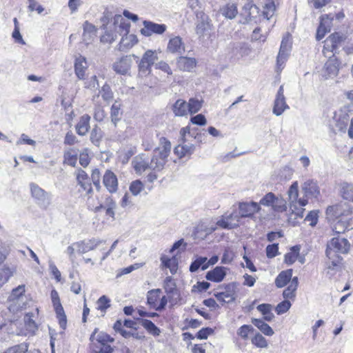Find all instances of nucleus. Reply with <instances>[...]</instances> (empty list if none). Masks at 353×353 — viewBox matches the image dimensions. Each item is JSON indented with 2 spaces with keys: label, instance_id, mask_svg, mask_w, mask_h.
I'll list each match as a JSON object with an SVG mask.
<instances>
[{
  "label": "nucleus",
  "instance_id": "obj_1",
  "mask_svg": "<svg viewBox=\"0 0 353 353\" xmlns=\"http://www.w3.org/2000/svg\"><path fill=\"white\" fill-rule=\"evenodd\" d=\"M333 114L332 119L328 121L330 128L334 132L345 133L349 126L348 136L353 139V105H344L339 112H334Z\"/></svg>",
  "mask_w": 353,
  "mask_h": 353
},
{
  "label": "nucleus",
  "instance_id": "obj_2",
  "mask_svg": "<svg viewBox=\"0 0 353 353\" xmlns=\"http://www.w3.org/2000/svg\"><path fill=\"white\" fill-rule=\"evenodd\" d=\"M161 146L154 150L152 158L151 159L150 169L161 170L168 161V157L171 151V143L165 137L160 139Z\"/></svg>",
  "mask_w": 353,
  "mask_h": 353
},
{
  "label": "nucleus",
  "instance_id": "obj_3",
  "mask_svg": "<svg viewBox=\"0 0 353 353\" xmlns=\"http://www.w3.org/2000/svg\"><path fill=\"white\" fill-rule=\"evenodd\" d=\"M114 32L106 31L101 41L105 43H112L117 38V34L124 37L129 32L130 23L121 15L117 14L113 18Z\"/></svg>",
  "mask_w": 353,
  "mask_h": 353
},
{
  "label": "nucleus",
  "instance_id": "obj_4",
  "mask_svg": "<svg viewBox=\"0 0 353 353\" xmlns=\"http://www.w3.org/2000/svg\"><path fill=\"white\" fill-rule=\"evenodd\" d=\"M288 194L289 197L290 208L292 212L299 217H303L305 206L308 201L305 198L299 199V184L297 181L294 182L290 187Z\"/></svg>",
  "mask_w": 353,
  "mask_h": 353
},
{
  "label": "nucleus",
  "instance_id": "obj_5",
  "mask_svg": "<svg viewBox=\"0 0 353 353\" xmlns=\"http://www.w3.org/2000/svg\"><path fill=\"white\" fill-rule=\"evenodd\" d=\"M352 213L351 205L341 201L340 204L328 206L326 210L327 219L330 222L346 216Z\"/></svg>",
  "mask_w": 353,
  "mask_h": 353
},
{
  "label": "nucleus",
  "instance_id": "obj_6",
  "mask_svg": "<svg viewBox=\"0 0 353 353\" xmlns=\"http://www.w3.org/2000/svg\"><path fill=\"white\" fill-rule=\"evenodd\" d=\"M30 191L32 196L39 207L46 209L50 205L51 197L50 194L41 188L38 185L31 183Z\"/></svg>",
  "mask_w": 353,
  "mask_h": 353
},
{
  "label": "nucleus",
  "instance_id": "obj_7",
  "mask_svg": "<svg viewBox=\"0 0 353 353\" xmlns=\"http://www.w3.org/2000/svg\"><path fill=\"white\" fill-rule=\"evenodd\" d=\"M158 60L157 51L148 50L143 54L139 64V72L143 74H149L151 72V68L156 61Z\"/></svg>",
  "mask_w": 353,
  "mask_h": 353
},
{
  "label": "nucleus",
  "instance_id": "obj_8",
  "mask_svg": "<svg viewBox=\"0 0 353 353\" xmlns=\"http://www.w3.org/2000/svg\"><path fill=\"white\" fill-rule=\"evenodd\" d=\"M51 299L59 319V325L63 330H65L67 325L66 316L61 304L58 292L54 290L51 292Z\"/></svg>",
  "mask_w": 353,
  "mask_h": 353
},
{
  "label": "nucleus",
  "instance_id": "obj_9",
  "mask_svg": "<svg viewBox=\"0 0 353 353\" xmlns=\"http://www.w3.org/2000/svg\"><path fill=\"white\" fill-rule=\"evenodd\" d=\"M334 17V16L333 14H323L320 17V24L318 27L316 35V40L320 41L325 37L326 33L331 30L333 26L332 21Z\"/></svg>",
  "mask_w": 353,
  "mask_h": 353
},
{
  "label": "nucleus",
  "instance_id": "obj_10",
  "mask_svg": "<svg viewBox=\"0 0 353 353\" xmlns=\"http://www.w3.org/2000/svg\"><path fill=\"white\" fill-rule=\"evenodd\" d=\"M346 36L342 33L335 32L330 35L324 42L323 51L333 52L339 46L346 40Z\"/></svg>",
  "mask_w": 353,
  "mask_h": 353
},
{
  "label": "nucleus",
  "instance_id": "obj_11",
  "mask_svg": "<svg viewBox=\"0 0 353 353\" xmlns=\"http://www.w3.org/2000/svg\"><path fill=\"white\" fill-rule=\"evenodd\" d=\"M134 55H126L120 58L118 61L114 62L112 65V68L115 72L120 74H126L130 70L132 59V57Z\"/></svg>",
  "mask_w": 353,
  "mask_h": 353
},
{
  "label": "nucleus",
  "instance_id": "obj_12",
  "mask_svg": "<svg viewBox=\"0 0 353 353\" xmlns=\"http://www.w3.org/2000/svg\"><path fill=\"white\" fill-rule=\"evenodd\" d=\"M283 92V85H281L276 95L272 110L273 113L276 116L281 115L286 109L289 108L285 102Z\"/></svg>",
  "mask_w": 353,
  "mask_h": 353
},
{
  "label": "nucleus",
  "instance_id": "obj_13",
  "mask_svg": "<svg viewBox=\"0 0 353 353\" xmlns=\"http://www.w3.org/2000/svg\"><path fill=\"white\" fill-rule=\"evenodd\" d=\"M101 243H105V241L93 238L87 241H82L76 242L75 245L77 251L79 254H85L96 249Z\"/></svg>",
  "mask_w": 353,
  "mask_h": 353
},
{
  "label": "nucleus",
  "instance_id": "obj_14",
  "mask_svg": "<svg viewBox=\"0 0 353 353\" xmlns=\"http://www.w3.org/2000/svg\"><path fill=\"white\" fill-rule=\"evenodd\" d=\"M144 28L141 30L142 34L150 37L152 34H162L166 30V26L164 24L155 23L152 21H144Z\"/></svg>",
  "mask_w": 353,
  "mask_h": 353
},
{
  "label": "nucleus",
  "instance_id": "obj_15",
  "mask_svg": "<svg viewBox=\"0 0 353 353\" xmlns=\"http://www.w3.org/2000/svg\"><path fill=\"white\" fill-rule=\"evenodd\" d=\"M163 288L168 298H170V302L172 304H175L179 297V293L176 283L171 276H168L165 279Z\"/></svg>",
  "mask_w": 353,
  "mask_h": 353
},
{
  "label": "nucleus",
  "instance_id": "obj_16",
  "mask_svg": "<svg viewBox=\"0 0 353 353\" xmlns=\"http://www.w3.org/2000/svg\"><path fill=\"white\" fill-rule=\"evenodd\" d=\"M241 218L252 217L255 212H259L261 206L256 202H243L239 205Z\"/></svg>",
  "mask_w": 353,
  "mask_h": 353
},
{
  "label": "nucleus",
  "instance_id": "obj_17",
  "mask_svg": "<svg viewBox=\"0 0 353 353\" xmlns=\"http://www.w3.org/2000/svg\"><path fill=\"white\" fill-rule=\"evenodd\" d=\"M327 248H331L336 254L338 252L344 254L349 251L350 244L346 239L333 238Z\"/></svg>",
  "mask_w": 353,
  "mask_h": 353
},
{
  "label": "nucleus",
  "instance_id": "obj_18",
  "mask_svg": "<svg viewBox=\"0 0 353 353\" xmlns=\"http://www.w3.org/2000/svg\"><path fill=\"white\" fill-rule=\"evenodd\" d=\"M103 183L110 193H114L118 190V179L116 174L107 170L103 176Z\"/></svg>",
  "mask_w": 353,
  "mask_h": 353
},
{
  "label": "nucleus",
  "instance_id": "obj_19",
  "mask_svg": "<svg viewBox=\"0 0 353 353\" xmlns=\"http://www.w3.org/2000/svg\"><path fill=\"white\" fill-rule=\"evenodd\" d=\"M291 50V43L288 37H284L282 39L279 54L277 56V65L278 67L282 66L286 61L289 53Z\"/></svg>",
  "mask_w": 353,
  "mask_h": 353
},
{
  "label": "nucleus",
  "instance_id": "obj_20",
  "mask_svg": "<svg viewBox=\"0 0 353 353\" xmlns=\"http://www.w3.org/2000/svg\"><path fill=\"white\" fill-rule=\"evenodd\" d=\"M301 189L306 196L317 198L320 195V188L317 181L314 179H307L301 185Z\"/></svg>",
  "mask_w": 353,
  "mask_h": 353
},
{
  "label": "nucleus",
  "instance_id": "obj_21",
  "mask_svg": "<svg viewBox=\"0 0 353 353\" xmlns=\"http://www.w3.org/2000/svg\"><path fill=\"white\" fill-rule=\"evenodd\" d=\"M88 68L85 57L79 55L74 61V72L79 79H84Z\"/></svg>",
  "mask_w": 353,
  "mask_h": 353
},
{
  "label": "nucleus",
  "instance_id": "obj_22",
  "mask_svg": "<svg viewBox=\"0 0 353 353\" xmlns=\"http://www.w3.org/2000/svg\"><path fill=\"white\" fill-rule=\"evenodd\" d=\"M252 50L250 46L244 43H237L233 44L232 57L239 60L241 58L248 57L251 53Z\"/></svg>",
  "mask_w": 353,
  "mask_h": 353
},
{
  "label": "nucleus",
  "instance_id": "obj_23",
  "mask_svg": "<svg viewBox=\"0 0 353 353\" xmlns=\"http://www.w3.org/2000/svg\"><path fill=\"white\" fill-rule=\"evenodd\" d=\"M117 208V203L115 201L111 196H108L103 204L96 207V211H100L104 210L105 211V215L114 219L115 209Z\"/></svg>",
  "mask_w": 353,
  "mask_h": 353
},
{
  "label": "nucleus",
  "instance_id": "obj_24",
  "mask_svg": "<svg viewBox=\"0 0 353 353\" xmlns=\"http://www.w3.org/2000/svg\"><path fill=\"white\" fill-rule=\"evenodd\" d=\"M132 165L135 171L142 173L148 169H150V163L144 154L135 157L132 161Z\"/></svg>",
  "mask_w": 353,
  "mask_h": 353
},
{
  "label": "nucleus",
  "instance_id": "obj_25",
  "mask_svg": "<svg viewBox=\"0 0 353 353\" xmlns=\"http://www.w3.org/2000/svg\"><path fill=\"white\" fill-rule=\"evenodd\" d=\"M324 76L326 78L334 77L339 71V62L337 59L332 56L325 63L323 67Z\"/></svg>",
  "mask_w": 353,
  "mask_h": 353
},
{
  "label": "nucleus",
  "instance_id": "obj_26",
  "mask_svg": "<svg viewBox=\"0 0 353 353\" xmlns=\"http://www.w3.org/2000/svg\"><path fill=\"white\" fill-rule=\"evenodd\" d=\"M259 13V8L252 2H248L244 5L241 14L245 17L246 22H250L255 19Z\"/></svg>",
  "mask_w": 353,
  "mask_h": 353
},
{
  "label": "nucleus",
  "instance_id": "obj_27",
  "mask_svg": "<svg viewBox=\"0 0 353 353\" xmlns=\"http://www.w3.org/2000/svg\"><path fill=\"white\" fill-rule=\"evenodd\" d=\"M167 50L172 54H181L185 50V47L180 37L171 38L167 46Z\"/></svg>",
  "mask_w": 353,
  "mask_h": 353
},
{
  "label": "nucleus",
  "instance_id": "obj_28",
  "mask_svg": "<svg viewBox=\"0 0 353 353\" xmlns=\"http://www.w3.org/2000/svg\"><path fill=\"white\" fill-rule=\"evenodd\" d=\"M226 268L217 266L213 270L209 271L205 276L207 280L214 282H221L226 275Z\"/></svg>",
  "mask_w": 353,
  "mask_h": 353
},
{
  "label": "nucleus",
  "instance_id": "obj_29",
  "mask_svg": "<svg viewBox=\"0 0 353 353\" xmlns=\"http://www.w3.org/2000/svg\"><path fill=\"white\" fill-rule=\"evenodd\" d=\"M97 28L88 21L83 23V41L85 44L91 43L96 37Z\"/></svg>",
  "mask_w": 353,
  "mask_h": 353
},
{
  "label": "nucleus",
  "instance_id": "obj_30",
  "mask_svg": "<svg viewBox=\"0 0 353 353\" xmlns=\"http://www.w3.org/2000/svg\"><path fill=\"white\" fill-rule=\"evenodd\" d=\"M177 67L183 71H191L196 67V61L194 58L180 57L176 61Z\"/></svg>",
  "mask_w": 353,
  "mask_h": 353
},
{
  "label": "nucleus",
  "instance_id": "obj_31",
  "mask_svg": "<svg viewBox=\"0 0 353 353\" xmlns=\"http://www.w3.org/2000/svg\"><path fill=\"white\" fill-rule=\"evenodd\" d=\"M162 268H168L172 274H174L178 269L177 259L175 256L169 257L165 254H162L160 258Z\"/></svg>",
  "mask_w": 353,
  "mask_h": 353
},
{
  "label": "nucleus",
  "instance_id": "obj_32",
  "mask_svg": "<svg viewBox=\"0 0 353 353\" xmlns=\"http://www.w3.org/2000/svg\"><path fill=\"white\" fill-rule=\"evenodd\" d=\"M326 256L327 258V260L325 262L327 269L333 270L339 266L341 259L338 254H336L331 250V248H327Z\"/></svg>",
  "mask_w": 353,
  "mask_h": 353
},
{
  "label": "nucleus",
  "instance_id": "obj_33",
  "mask_svg": "<svg viewBox=\"0 0 353 353\" xmlns=\"http://www.w3.org/2000/svg\"><path fill=\"white\" fill-rule=\"evenodd\" d=\"M172 110L176 117L186 116L189 113L188 103L181 99L175 101L172 105Z\"/></svg>",
  "mask_w": 353,
  "mask_h": 353
},
{
  "label": "nucleus",
  "instance_id": "obj_34",
  "mask_svg": "<svg viewBox=\"0 0 353 353\" xmlns=\"http://www.w3.org/2000/svg\"><path fill=\"white\" fill-rule=\"evenodd\" d=\"M219 12L226 19H233L238 14L236 5L233 3H228L219 9Z\"/></svg>",
  "mask_w": 353,
  "mask_h": 353
},
{
  "label": "nucleus",
  "instance_id": "obj_35",
  "mask_svg": "<svg viewBox=\"0 0 353 353\" xmlns=\"http://www.w3.org/2000/svg\"><path fill=\"white\" fill-rule=\"evenodd\" d=\"M90 117L88 114H83L81 117L79 121L76 125L77 133L80 136H84L88 132L90 126Z\"/></svg>",
  "mask_w": 353,
  "mask_h": 353
},
{
  "label": "nucleus",
  "instance_id": "obj_36",
  "mask_svg": "<svg viewBox=\"0 0 353 353\" xmlns=\"http://www.w3.org/2000/svg\"><path fill=\"white\" fill-rule=\"evenodd\" d=\"M122 115L123 111L121 108V104L115 101L110 109L111 123L115 128L117 127L118 122L121 121Z\"/></svg>",
  "mask_w": 353,
  "mask_h": 353
},
{
  "label": "nucleus",
  "instance_id": "obj_37",
  "mask_svg": "<svg viewBox=\"0 0 353 353\" xmlns=\"http://www.w3.org/2000/svg\"><path fill=\"white\" fill-rule=\"evenodd\" d=\"M350 226L345 217L340 218L334 221H331V228L335 234L343 233Z\"/></svg>",
  "mask_w": 353,
  "mask_h": 353
},
{
  "label": "nucleus",
  "instance_id": "obj_38",
  "mask_svg": "<svg viewBox=\"0 0 353 353\" xmlns=\"http://www.w3.org/2000/svg\"><path fill=\"white\" fill-rule=\"evenodd\" d=\"M292 276V270L282 271L275 279V285L278 288L284 287L289 281H291Z\"/></svg>",
  "mask_w": 353,
  "mask_h": 353
},
{
  "label": "nucleus",
  "instance_id": "obj_39",
  "mask_svg": "<svg viewBox=\"0 0 353 353\" xmlns=\"http://www.w3.org/2000/svg\"><path fill=\"white\" fill-rule=\"evenodd\" d=\"M252 323L255 325L263 334L266 336H272L274 334L272 328L263 320L259 319H252Z\"/></svg>",
  "mask_w": 353,
  "mask_h": 353
},
{
  "label": "nucleus",
  "instance_id": "obj_40",
  "mask_svg": "<svg viewBox=\"0 0 353 353\" xmlns=\"http://www.w3.org/2000/svg\"><path fill=\"white\" fill-rule=\"evenodd\" d=\"M341 194L344 200H345L348 205H351V202L353 201V188L351 184L347 183H343L341 184Z\"/></svg>",
  "mask_w": 353,
  "mask_h": 353
},
{
  "label": "nucleus",
  "instance_id": "obj_41",
  "mask_svg": "<svg viewBox=\"0 0 353 353\" xmlns=\"http://www.w3.org/2000/svg\"><path fill=\"white\" fill-rule=\"evenodd\" d=\"M161 292V289H154L147 293V304L150 307L157 311V301L159 299V294Z\"/></svg>",
  "mask_w": 353,
  "mask_h": 353
},
{
  "label": "nucleus",
  "instance_id": "obj_42",
  "mask_svg": "<svg viewBox=\"0 0 353 353\" xmlns=\"http://www.w3.org/2000/svg\"><path fill=\"white\" fill-rule=\"evenodd\" d=\"M195 147L193 144H179L174 148V153L182 158L186 155H191L194 151Z\"/></svg>",
  "mask_w": 353,
  "mask_h": 353
},
{
  "label": "nucleus",
  "instance_id": "obj_43",
  "mask_svg": "<svg viewBox=\"0 0 353 353\" xmlns=\"http://www.w3.org/2000/svg\"><path fill=\"white\" fill-rule=\"evenodd\" d=\"M97 332V329L96 328L90 336V339L91 341L94 342V341H96L101 345L114 342V339L104 332H100L96 336Z\"/></svg>",
  "mask_w": 353,
  "mask_h": 353
},
{
  "label": "nucleus",
  "instance_id": "obj_44",
  "mask_svg": "<svg viewBox=\"0 0 353 353\" xmlns=\"http://www.w3.org/2000/svg\"><path fill=\"white\" fill-rule=\"evenodd\" d=\"M299 284L296 276L292 279L289 286L283 291V295L285 299H292L295 296V292Z\"/></svg>",
  "mask_w": 353,
  "mask_h": 353
},
{
  "label": "nucleus",
  "instance_id": "obj_45",
  "mask_svg": "<svg viewBox=\"0 0 353 353\" xmlns=\"http://www.w3.org/2000/svg\"><path fill=\"white\" fill-rule=\"evenodd\" d=\"M300 250L301 247L299 245H295L291 248L290 252L285 254V262L288 265L294 263L299 256Z\"/></svg>",
  "mask_w": 353,
  "mask_h": 353
},
{
  "label": "nucleus",
  "instance_id": "obj_46",
  "mask_svg": "<svg viewBox=\"0 0 353 353\" xmlns=\"http://www.w3.org/2000/svg\"><path fill=\"white\" fill-rule=\"evenodd\" d=\"M207 257L199 256L195 261H194L190 266V271L194 272L199 270L200 267L203 270H206L209 267V263H207Z\"/></svg>",
  "mask_w": 353,
  "mask_h": 353
},
{
  "label": "nucleus",
  "instance_id": "obj_47",
  "mask_svg": "<svg viewBox=\"0 0 353 353\" xmlns=\"http://www.w3.org/2000/svg\"><path fill=\"white\" fill-rule=\"evenodd\" d=\"M272 305L270 304H260L257 306V310L263 315V319L266 321H272L274 318V315L272 313Z\"/></svg>",
  "mask_w": 353,
  "mask_h": 353
},
{
  "label": "nucleus",
  "instance_id": "obj_48",
  "mask_svg": "<svg viewBox=\"0 0 353 353\" xmlns=\"http://www.w3.org/2000/svg\"><path fill=\"white\" fill-rule=\"evenodd\" d=\"M276 6L273 0H267L263 11V16L267 20H269L274 14Z\"/></svg>",
  "mask_w": 353,
  "mask_h": 353
},
{
  "label": "nucleus",
  "instance_id": "obj_49",
  "mask_svg": "<svg viewBox=\"0 0 353 353\" xmlns=\"http://www.w3.org/2000/svg\"><path fill=\"white\" fill-rule=\"evenodd\" d=\"M77 152L74 149H70L64 153V163L71 166H75L77 161Z\"/></svg>",
  "mask_w": 353,
  "mask_h": 353
},
{
  "label": "nucleus",
  "instance_id": "obj_50",
  "mask_svg": "<svg viewBox=\"0 0 353 353\" xmlns=\"http://www.w3.org/2000/svg\"><path fill=\"white\" fill-rule=\"evenodd\" d=\"M140 323L147 331L154 336H159L160 330L150 320L141 319Z\"/></svg>",
  "mask_w": 353,
  "mask_h": 353
},
{
  "label": "nucleus",
  "instance_id": "obj_51",
  "mask_svg": "<svg viewBox=\"0 0 353 353\" xmlns=\"http://www.w3.org/2000/svg\"><path fill=\"white\" fill-rule=\"evenodd\" d=\"M137 41V39L134 34L127 35L125 37H122L121 41H120L119 48L123 50V48H131L136 44Z\"/></svg>",
  "mask_w": 353,
  "mask_h": 353
},
{
  "label": "nucleus",
  "instance_id": "obj_52",
  "mask_svg": "<svg viewBox=\"0 0 353 353\" xmlns=\"http://www.w3.org/2000/svg\"><path fill=\"white\" fill-rule=\"evenodd\" d=\"M188 111L190 114L198 112L202 107V101L195 98H190L188 103Z\"/></svg>",
  "mask_w": 353,
  "mask_h": 353
},
{
  "label": "nucleus",
  "instance_id": "obj_53",
  "mask_svg": "<svg viewBox=\"0 0 353 353\" xmlns=\"http://www.w3.org/2000/svg\"><path fill=\"white\" fill-rule=\"evenodd\" d=\"M272 210L277 212H283L287 210V203L281 197L275 196Z\"/></svg>",
  "mask_w": 353,
  "mask_h": 353
},
{
  "label": "nucleus",
  "instance_id": "obj_54",
  "mask_svg": "<svg viewBox=\"0 0 353 353\" xmlns=\"http://www.w3.org/2000/svg\"><path fill=\"white\" fill-rule=\"evenodd\" d=\"M99 93L101 95V97L105 101L106 103H109L110 101L113 99V92H112V90L110 87L105 84L102 86L101 89L99 91Z\"/></svg>",
  "mask_w": 353,
  "mask_h": 353
},
{
  "label": "nucleus",
  "instance_id": "obj_55",
  "mask_svg": "<svg viewBox=\"0 0 353 353\" xmlns=\"http://www.w3.org/2000/svg\"><path fill=\"white\" fill-rule=\"evenodd\" d=\"M252 343L260 348H267L268 347L267 340L260 333H256L252 339Z\"/></svg>",
  "mask_w": 353,
  "mask_h": 353
},
{
  "label": "nucleus",
  "instance_id": "obj_56",
  "mask_svg": "<svg viewBox=\"0 0 353 353\" xmlns=\"http://www.w3.org/2000/svg\"><path fill=\"white\" fill-rule=\"evenodd\" d=\"M102 138V132L100 128L95 126L90 133V141L95 145H99Z\"/></svg>",
  "mask_w": 353,
  "mask_h": 353
},
{
  "label": "nucleus",
  "instance_id": "obj_57",
  "mask_svg": "<svg viewBox=\"0 0 353 353\" xmlns=\"http://www.w3.org/2000/svg\"><path fill=\"white\" fill-rule=\"evenodd\" d=\"M216 225L221 228L231 230L238 227V224L229 221L225 216H223L221 219L216 222Z\"/></svg>",
  "mask_w": 353,
  "mask_h": 353
},
{
  "label": "nucleus",
  "instance_id": "obj_58",
  "mask_svg": "<svg viewBox=\"0 0 353 353\" xmlns=\"http://www.w3.org/2000/svg\"><path fill=\"white\" fill-rule=\"evenodd\" d=\"M276 195L272 192H268L259 201V206L261 205L267 206V207H272L273 206L274 201L275 199Z\"/></svg>",
  "mask_w": 353,
  "mask_h": 353
},
{
  "label": "nucleus",
  "instance_id": "obj_59",
  "mask_svg": "<svg viewBox=\"0 0 353 353\" xmlns=\"http://www.w3.org/2000/svg\"><path fill=\"white\" fill-rule=\"evenodd\" d=\"M110 300L105 295L101 296L97 302V309L102 312H105L110 307Z\"/></svg>",
  "mask_w": 353,
  "mask_h": 353
},
{
  "label": "nucleus",
  "instance_id": "obj_60",
  "mask_svg": "<svg viewBox=\"0 0 353 353\" xmlns=\"http://www.w3.org/2000/svg\"><path fill=\"white\" fill-rule=\"evenodd\" d=\"M143 184L139 180H136L130 185V191L134 196H137L143 190Z\"/></svg>",
  "mask_w": 353,
  "mask_h": 353
},
{
  "label": "nucleus",
  "instance_id": "obj_61",
  "mask_svg": "<svg viewBox=\"0 0 353 353\" xmlns=\"http://www.w3.org/2000/svg\"><path fill=\"white\" fill-rule=\"evenodd\" d=\"M28 348L26 343H21L7 349L5 353H28Z\"/></svg>",
  "mask_w": 353,
  "mask_h": 353
},
{
  "label": "nucleus",
  "instance_id": "obj_62",
  "mask_svg": "<svg viewBox=\"0 0 353 353\" xmlns=\"http://www.w3.org/2000/svg\"><path fill=\"white\" fill-rule=\"evenodd\" d=\"M210 23L207 21H205L203 19L201 21L196 25V32L198 35L200 37L203 36L205 32L210 30Z\"/></svg>",
  "mask_w": 353,
  "mask_h": 353
},
{
  "label": "nucleus",
  "instance_id": "obj_63",
  "mask_svg": "<svg viewBox=\"0 0 353 353\" xmlns=\"http://www.w3.org/2000/svg\"><path fill=\"white\" fill-rule=\"evenodd\" d=\"M105 115L106 114L103 108L99 105H95L94 111V119L96 121L101 122L105 119Z\"/></svg>",
  "mask_w": 353,
  "mask_h": 353
},
{
  "label": "nucleus",
  "instance_id": "obj_64",
  "mask_svg": "<svg viewBox=\"0 0 353 353\" xmlns=\"http://www.w3.org/2000/svg\"><path fill=\"white\" fill-rule=\"evenodd\" d=\"M291 303L289 301L285 300L277 305L275 310L278 314H282L290 308Z\"/></svg>",
  "mask_w": 353,
  "mask_h": 353
}]
</instances>
